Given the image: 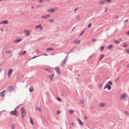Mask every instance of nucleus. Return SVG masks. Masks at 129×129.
I'll return each instance as SVG.
<instances>
[{"mask_svg": "<svg viewBox=\"0 0 129 129\" xmlns=\"http://www.w3.org/2000/svg\"><path fill=\"white\" fill-rule=\"evenodd\" d=\"M18 112V111H11L10 113V114L11 115H14L16 117H18V114H17V113Z\"/></svg>", "mask_w": 129, "mask_h": 129, "instance_id": "f257e3e1", "label": "nucleus"}, {"mask_svg": "<svg viewBox=\"0 0 129 129\" xmlns=\"http://www.w3.org/2000/svg\"><path fill=\"white\" fill-rule=\"evenodd\" d=\"M55 70L58 75H59L60 74L59 67V66H57L55 68Z\"/></svg>", "mask_w": 129, "mask_h": 129, "instance_id": "f03ea898", "label": "nucleus"}, {"mask_svg": "<svg viewBox=\"0 0 129 129\" xmlns=\"http://www.w3.org/2000/svg\"><path fill=\"white\" fill-rule=\"evenodd\" d=\"M13 69L12 68H10L8 70V75L9 77H10L11 75L13 72Z\"/></svg>", "mask_w": 129, "mask_h": 129, "instance_id": "7ed1b4c3", "label": "nucleus"}, {"mask_svg": "<svg viewBox=\"0 0 129 129\" xmlns=\"http://www.w3.org/2000/svg\"><path fill=\"white\" fill-rule=\"evenodd\" d=\"M8 89L9 92H11L14 89L13 85H11L8 87Z\"/></svg>", "mask_w": 129, "mask_h": 129, "instance_id": "20e7f679", "label": "nucleus"}, {"mask_svg": "<svg viewBox=\"0 0 129 129\" xmlns=\"http://www.w3.org/2000/svg\"><path fill=\"white\" fill-rule=\"evenodd\" d=\"M8 23V20H7L2 21L0 22V24H7Z\"/></svg>", "mask_w": 129, "mask_h": 129, "instance_id": "39448f33", "label": "nucleus"}, {"mask_svg": "<svg viewBox=\"0 0 129 129\" xmlns=\"http://www.w3.org/2000/svg\"><path fill=\"white\" fill-rule=\"evenodd\" d=\"M21 112L22 114H25V115L26 114V112L25 111V109L24 108L22 107L21 109Z\"/></svg>", "mask_w": 129, "mask_h": 129, "instance_id": "423d86ee", "label": "nucleus"}, {"mask_svg": "<svg viewBox=\"0 0 129 129\" xmlns=\"http://www.w3.org/2000/svg\"><path fill=\"white\" fill-rule=\"evenodd\" d=\"M77 119L79 124L83 126L84 124L83 122L81 121V120L79 118H78Z\"/></svg>", "mask_w": 129, "mask_h": 129, "instance_id": "0eeeda50", "label": "nucleus"}, {"mask_svg": "<svg viewBox=\"0 0 129 129\" xmlns=\"http://www.w3.org/2000/svg\"><path fill=\"white\" fill-rule=\"evenodd\" d=\"M105 2L106 1L105 0H102V1H99V3L101 5L104 4Z\"/></svg>", "mask_w": 129, "mask_h": 129, "instance_id": "6e6552de", "label": "nucleus"}, {"mask_svg": "<svg viewBox=\"0 0 129 129\" xmlns=\"http://www.w3.org/2000/svg\"><path fill=\"white\" fill-rule=\"evenodd\" d=\"M50 15L49 14L47 15L46 16H42V18H44L45 19L49 17L50 16Z\"/></svg>", "mask_w": 129, "mask_h": 129, "instance_id": "1a4fd4ad", "label": "nucleus"}, {"mask_svg": "<svg viewBox=\"0 0 129 129\" xmlns=\"http://www.w3.org/2000/svg\"><path fill=\"white\" fill-rule=\"evenodd\" d=\"M80 41H81L80 40H76L74 41V42L76 44H78L80 43Z\"/></svg>", "mask_w": 129, "mask_h": 129, "instance_id": "9d476101", "label": "nucleus"}, {"mask_svg": "<svg viewBox=\"0 0 129 129\" xmlns=\"http://www.w3.org/2000/svg\"><path fill=\"white\" fill-rule=\"evenodd\" d=\"M127 94L126 93H124L122 94V95L121 96V98L122 99H123L125 97H126Z\"/></svg>", "mask_w": 129, "mask_h": 129, "instance_id": "9b49d317", "label": "nucleus"}, {"mask_svg": "<svg viewBox=\"0 0 129 129\" xmlns=\"http://www.w3.org/2000/svg\"><path fill=\"white\" fill-rule=\"evenodd\" d=\"M106 84L107 85H112V82L111 81H109Z\"/></svg>", "mask_w": 129, "mask_h": 129, "instance_id": "f8f14e48", "label": "nucleus"}, {"mask_svg": "<svg viewBox=\"0 0 129 129\" xmlns=\"http://www.w3.org/2000/svg\"><path fill=\"white\" fill-rule=\"evenodd\" d=\"M54 75V74H51L49 76V77L51 81L52 80Z\"/></svg>", "mask_w": 129, "mask_h": 129, "instance_id": "ddd939ff", "label": "nucleus"}, {"mask_svg": "<svg viewBox=\"0 0 129 129\" xmlns=\"http://www.w3.org/2000/svg\"><path fill=\"white\" fill-rule=\"evenodd\" d=\"M26 51H23L22 52H20L19 53V54L20 55H23L24 54L26 53Z\"/></svg>", "mask_w": 129, "mask_h": 129, "instance_id": "4468645a", "label": "nucleus"}, {"mask_svg": "<svg viewBox=\"0 0 129 129\" xmlns=\"http://www.w3.org/2000/svg\"><path fill=\"white\" fill-rule=\"evenodd\" d=\"M54 49L52 48L48 47L46 48V50L47 51H49V50H53Z\"/></svg>", "mask_w": 129, "mask_h": 129, "instance_id": "2eb2a0df", "label": "nucleus"}, {"mask_svg": "<svg viewBox=\"0 0 129 129\" xmlns=\"http://www.w3.org/2000/svg\"><path fill=\"white\" fill-rule=\"evenodd\" d=\"M21 40V39L20 38L14 41V43H18Z\"/></svg>", "mask_w": 129, "mask_h": 129, "instance_id": "dca6fc26", "label": "nucleus"}, {"mask_svg": "<svg viewBox=\"0 0 129 129\" xmlns=\"http://www.w3.org/2000/svg\"><path fill=\"white\" fill-rule=\"evenodd\" d=\"M128 45L126 43H124L122 45V47H127Z\"/></svg>", "mask_w": 129, "mask_h": 129, "instance_id": "f3484780", "label": "nucleus"}, {"mask_svg": "<svg viewBox=\"0 0 129 129\" xmlns=\"http://www.w3.org/2000/svg\"><path fill=\"white\" fill-rule=\"evenodd\" d=\"M67 57V56L66 57V58L64 59L62 61H61V63L62 64H64L66 63V60Z\"/></svg>", "mask_w": 129, "mask_h": 129, "instance_id": "a211bd4d", "label": "nucleus"}, {"mask_svg": "<svg viewBox=\"0 0 129 129\" xmlns=\"http://www.w3.org/2000/svg\"><path fill=\"white\" fill-rule=\"evenodd\" d=\"M0 96H3L4 97L5 96L4 93L3 92H1L0 93Z\"/></svg>", "mask_w": 129, "mask_h": 129, "instance_id": "6ab92c4d", "label": "nucleus"}, {"mask_svg": "<svg viewBox=\"0 0 129 129\" xmlns=\"http://www.w3.org/2000/svg\"><path fill=\"white\" fill-rule=\"evenodd\" d=\"M36 109L39 112H40L41 111L40 109L38 107V106H36Z\"/></svg>", "mask_w": 129, "mask_h": 129, "instance_id": "aec40b11", "label": "nucleus"}, {"mask_svg": "<svg viewBox=\"0 0 129 129\" xmlns=\"http://www.w3.org/2000/svg\"><path fill=\"white\" fill-rule=\"evenodd\" d=\"M85 29L83 30V31H82V32L79 35V36H80L82 35L83 34V33L85 32Z\"/></svg>", "mask_w": 129, "mask_h": 129, "instance_id": "412c9836", "label": "nucleus"}, {"mask_svg": "<svg viewBox=\"0 0 129 129\" xmlns=\"http://www.w3.org/2000/svg\"><path fill=\"white\" fill-rule=\"evenodd\" d=\"M113 47V45L112 44L109 45L108 46V48L110 49H111Z\"/></svg>", "mask_w": 129, "mask_h": 129, "instance_id": "4be33fe9", "label": "nucleus"}, {"mask_svg": "<svg viewBox=\"0 0 129 129\" xmlns=\"http://www.w3.org/2000/svg\"><path fill=\"white\" fill-rule=\"evenodd\" d=\"M104 57V55L103 54L101 55L100 56L99 60H101Z\"/></svg>", "mask_w": 129, "mask_h": 129, "instance_id": "5701e85b", "label": "nucleus"}, {"mask_svg": "<svg viewBox=\"0 0 129 129\" xmlns=\"http://www.w3.org/2000/svg\"><path fill=\"white\" fill-rule=\"evenodd\" d=\"M30 123L32 124H34V122L33 120V119L31 118H30Z\"/></svg>", "mask_w": 129, "mask_h": 129, "instance_id": "b1692460", "label": "nucleus"}, {"mask_svg": "<svg viewBox=\"0 0 129 129\" xmlns=\"http://www.w3.org/2000/svg\"><path fill=\"white\" fill-rule=\"evenodd\" d=\"M107 88L109 90H110L111 88V87L110 85H107Z\"/></svg>", "mask_w": 129, "mask_h": 129, "instance_id": "393cba45", "label": "nucleus"}, {"mask_svg": "<svg viewBox=\"0 0 129 129\" xmlns=\"http://www.w3.org/2000/svg\"><path fill=\"white\" fill-rule=\"evenodd\" d=\"M25 33L26 35L27 36H28L30 34L29 31H26Z\"/></svg>", "mask_w": 129, "mask_h": 129, "instance_id": "a878e982", "label": "nucleus"}, {"mask_svg": "<svg viewBox=\"0 0 129 129\" xmlns=\"http://www.w3.org/2000/svg\"><path fill=\"white\" fill-rule=\"evenodd\" d=\"M114 42L116 44H118L120 42V41H118L117 40H115L114 41Z\"/></svg>", "mask_w": 129, "mask_h": 129, "instance_id": "bb28decb", "label": "nucleus"}, {"mask_svg": "<svg viewBox=\"0 0 129 129\" xmlns=\"http://www.w3.org/2000/svg\"><path fill=\"white\" fill-rule=\"evenodd\" d=\"M104 103H101L99 104V106L100 107H103L104 106Z\"/></svg>", "mask_w": 129, "mask_h": 129, "instance_id": "cd10ccee", "label": "nucleus"}, {"mask_svg": "<svg viewBox=\"0 0 129 129\" xmlns=\"http://www.w3.org/2000/svg\"><path fill=\"white\" fill-rule=\"evenodd\" d=\"M29 89V91L30 92H31L33 91V89L32 87L31 88L30 87Z\"/></svg>", "mask_w": 129, "mask_h": 129, "instance_id": "c85d7f7f", "label": "nucleus"}, {"mask_svg": "<svg viewBox=\"0 0 129 129\" xmlns=\"http://www.w3.org/2000/svg\"><path fill=\"white\" fill-rule=\"evenodd\" d=\"M56 99L59 102H61V99L59 97H57L56 98Z\"/></svg>", "mask_w": 129, "mask_h": 129, "instance_id": "c756f323", "label": "nucleus"}, {"mask_svg": "<svg viewBox=\"0 0 129 129\" xmlns=\"http://www.w3.org/2000/svg\"><path fill=\"white\" fill-rule=\"evenodd\" d=\"M76 18L78 20H79L80 19V16L79 15H78L76 16Z\"/></svg>", "mask_w": 129, "mask_h": 129, "instance_id": "7c9ffc66", "label": "nucleus"}, {"mask_svg": "<svg viewBox=\"0 0 129 129\" xmlns=\"http://www.w3.org/2000/svg\"><path fill=\"white\" fill-rule=\"evenodd\" d=\"M54 9H51L50 10V11L51 13H52L54 12Z\"/></svg>", "mask_w": 129, "mask_h": 129, "instance_id": "2f4dec72", "label": "nucleus"}, {"mask_svg": "<svg viewBox=\"0 0 129 129\" xmlns=\"http://www.w3.org/2000/svg\"><path fill=\"white\" fill-rule=\"evenodd\" d=\"M104 48V46H102L101 47L100 50H103Z\"/></svg>", "mask_w": 129, "mask_h": 129, "instance_id": "473e14b6", "label": "nucleus"}, {"mask_svg": "<svg viewBox=\"0 0 129 129\" xmlns=\"http://www.w3.org/2000/svg\"><path fill=\"white\" fill-rule=\"evenodd\" d=\"M91 26V23H89V24L88 25V27L89 28H90Z\"/></svg>", "mask_w": 129, "mask_h": 129, "instance_id": "72a5a7b5", "label": "nucleus"}, {"mask_svg": "<svg viewBox=\"0 0 129 129\" xmlns=\"http://www.w3.org/2000/svg\"><path fill=\"white\" fill-rule=\"evenodd\" d=\"M74 112V111L72 110H71L69 111V112L70 114H72Z\"/></svg>", "mask_w": 129, "mask_h": 129, "instance_id": "f704fd0d", "label": "nucleus"}, {"mask_svg": "<svg viewBox=\"0 0 129 129\" xmlns=\"http://www.w3.org/2000/svg\"><path fill=\"white\" fill-rule=\"evenodd\" d=\"M45 71H48V72H51V71L48 69H45Z\"/></svg>", "mask_w": 129, "mask_h": 129, "instance_id": "c9c22d12", "label": "nucleus"}, {"mask_svg": "<svg viewBox=\"0 0 129 129\" xmlns=\"http://www.w3.org/2000/svg\"><path fill=\"white\" fill-rule=\"evenodd\" d=\"M84 102V101L83 100H80V101L79 103L80 104H82Z\"/></svg>", "mask_w": 129, "mask_h": 129, "instance_id": "e433bc0d", "label": "nucleus"}, {"mask_svg": "<svg viewBox=\"0 0 129 129\" xmlns=\"http://www.w3.org/2000/svg\"><path fill=\"white\" fill-rule=\"evenodd\" d=\"M41 25L40 24H39L37 26H36V28L37 29L39 28L40 27H41Z\"/></svg>", "mask_w": 129, "mask_h": 129, "instance_id": "4c0bfd02", "label": "nucleus"}, {"mask_svg": "<svg viewBox=\"0 0 129 129\" xmlns=\"http://www.w3.org/2000/svg\"><path fill=\"white\" fill-rule=\"evenodd\" d=\"M15 126L13 124H12L11 125V128L12 129H14Z\"/></svg>", "mask_w": 129, "mask_h": 129, "instance_id": "58836bf2", "label": "nucleus"}, {"mask_svg": "<svg viewBox=\"0 0 129 129\" xmlns=\"http://www.w3.org/2000/svg\"><path fill=\"white\" fill-rule=\"evenodd\" d=\"M49 21H50L51 22H53L54 21L53 19H50L49 20Z\"/></svg>", "mask_w": 129, "mask_h": 129, "instance_id": "ea45409f", "label": "nucleus"}, {"mask_svg": "<svg viewBox=\"0 0 129 129\" xmlns=\"http://www.w3.org/2000/svg\"><path fill=\"white\" fill-rule=\"evenodd\" d=\"M103 83H101V84H100L99 85V88H101V87L102 86V85H103Z\"/></svg>", "mask_w": 129, "mask_h": 129, "instance_id": "a19ab883", "label": "nucleus"}, {"mask_svg": "<svg viewBox=\"0 0 129 129\" xmlns=\"http://www.w3.org/2000/svg\"><path fill=\"white\" fill-rule=\"evenodd\" d=\"M119 77H118L117 78H116V79H115V82H117V81H118V80H119Z\"/></svg>", "mask_w": 129, "mask_h": 129, "instance_id": "79ce46f5", "label": "nucleus"}, {"mask_svg": "<svg viewBox=\"0 0 129 129\" xmlns=\"http://www.w3.org/2000/svg\"><path fill=\"white\" fill-rule=\"evenodd\" d=\"M74 48H73V49H72L70 50L69 51V52L68 53H71V52L72 51H73L74 50Z\"/></svg>", "mask_w": 129, "mask_h": 129, "instance_id": "37998d69", "label": "nucleus"}, {"mask_svg": "<svg viewBox=\"0 0 129 129\" xmlns=\"http://www.w3.org/2000/svg\"><path fill=\"white\" fill-rule=\"evenodd\" d=\"M106 2H107L108 3H110L111 2L110 0H105Z\"/></svg>", "mask_w": 129, "mask_h": 129, "instance_id": "c03bdc74", "label": "nucleus"}, {"mask_svg": "<svg viewBox=\"0 0 129 129\" xmlns=\"http://www.w3.org/2000/svg\"><path fill=\"white\" fill-rule=\"evenodd\" d=\"M126 34L128 35H129V31H127L126 33Z\"/></svg>", "mask_w": 129, "mask_h": 129, "instance_id": "a18cd8bd", "label": "nucleus"}, {"mask_svg": "<svg viewBox=\"0 0 129 129\" xmlns=\"http://www.w3.org/2000/svg\"><path fill=\"white\" fill-rule=\"evenodd\" d=\"M96 40V39H92V41L93 42H94Z\"/></svg>", "mask_w": 129, "mask_h": 129, "instance_id": "49530a36", "label": "nucleus"}, {"mask_svg": "<svg viewBox=\"0 0 129 129\" xmlns=\"http://www.w3.org/2000/svg\"><path fill=\"white\" fill-rule=\"evenodd\" d=\"M125 114L127 115H128L129 114V113L127 111H125Z\"/></svg>", "mask_w": 129, "mask_h": 129, "instance_id": "de8ad7c7", "label": "nucleus"}, {"mask_svg": "<svg viewBox=\"0 0 129 129\" xmlns=\"http://www.w3.org/2000/svg\"><path fill=\"white\" fill-rule=\"evenodd\" d=\"M38 56H34V57H33L32 58H31V59H34V58H35L36 57H38Z\"/></svg>", "mask_w": 129, "mask_h": 129, "instance_id": "09e8293b", "label": "nucleus"}, {"mask_svg": "<svg viewBox=\"0 0 129 129\" xmlns=\"http://www.w3.org/2000/svg\"><path fill=\"white\" fill-rule=\"evenodd\" d=\"M19 106H17L15 109L14 110L15 111H16V109L17 108L19 107Z\"/></svg>", "mask_w": 129, "mask_h": 129, "instance_id": "8fccbe9b", "label": "nucleus"}, {"mask_svg": "<svg viewBox=\"0 0 129 129\" xmlns=\"http://www.w3.org/2000/svg\"><path fill=\"white\" fill-rule=\"evenodd\" d=\"M119 40H120L123 41L124 40V39H122L121 38H119L118 39Z\"/></svg>", "mask_w": 129, "mask_h": 129, "instance_id": "3c124183", "label": "nucleus"}, {"mask_svg": "<svg viewBox=\"0 0 129 129\" xmlns=\"http://www.w3.org/2000/svg\"><path fill=\"white\" fill-rule=\"evenodd\" d=\"M39 29L40 30H43V28L41 26V27H39Z\"/></svg>", "mask_w": 129, "mask_h": 129, "instance_id": "603ef678", "label": "nucleus"}, {"mask_svg": "<svg viewBox=\"0 0 129 129\" xmlns=\"http://www.w3.org/2000/svg\"><path fill=\"white\" fill-rule=\"evenodd\" d=\"M107 85L106 84L105 86L104 87V89H105L106 88H107Z\"/></svg>", "mask_w": 129, "mask_h": 129, "instance_id": "864d4df0", "label": "nucleus"}, {"mask_svg": "<svg viewBox=\"0 0 129 129\" xmlns=\"http://www.w3.org/2000/svg\"><path fill=\"white\" fill-rule=\"evenodd\" d=\"M43 55H44V56H48V55L47 54H46V53H44L43 54Z\"/></svg>", "mask_w": 129, "mask_h": 129, "instance_id": "5fc2aeb1", "label": "nucleus"}, {"mask_svg": "<svg viewBox=\"0 0 129 129\" xmlns=\"http://www.w3.org/2000/svg\"><path fill=\"white\" fill-rule=\"evenodd\" d=\"M126 50L127 52L128 53H129V49H126Z\"/></svg>", "mask_w": 129, "mask_h": 129, "instance_id": "6e6d98bb", "label": "nucleus"}, {"mask_svg": "<svg viewBox=\"0 0 129 129\" xmlns=\"http://www.w3.org/2000/svg\"><path fill=\"white\" fill-rule=\"evenodd\" d=\"M60 113V112L59 111H58L57 112V114H59Z\"/></svg>", "mask_w": 129, "mask_h": 129, "instance_id": "4d7b16f0", "label": "nucleus"}, {"mask_svg": "<svg viewBox=\"0 0 129 129\" xmlns=\"http://www.w3.org/2000/svg\"><path fill=\"white\" fill-rule=\"evenodd\" d=\"M43 1V0H39V2L40 3L42 2Z\"/></svg>", "mask_w": 129, "mask_h": 129, "instance_id": "13d9d810", "label": "nucleus"}, {"mask_svg": "<svg viewBox=\"0 0 129 129\" xmlns=\"http://www.w3.org/2000/svg\"><path fill=\"white\" fill-rule=\"evenodd\" d=\"M78 7H77V8H75L74 9V11H76L78 9Z\"/></svg>", "mask_w": 129, "mask_h": 129, "instance_id": "bf43d9fd", "label": "nucleus"}, {"mask_svg": "<svg viewBox=\"0 0 129 129\" xmlns=\"http://www.w3.org/2000/svg\"><path fill=\"white\" fill-rule=\"evenodd\" d=\"M126 67L127 68L129 67V63L126 66Z\"/></svg>", "mask_w": 129, "mask_h": 129, "instance_id": "052dcab7", "label": "nucleus"}, {"mask_svg": "<svg viewBox=\"0 0 129 129\" xmlns=\"http://www.w3.org/2000/svg\"><path fill=\"white\" fill-rule=\"evenodd\" d=\"M21 115H22V118H24V116H23V114H21Z\"/></svg>", "mask_w": 129, "mask_h": 129, "instance_id": "680f3d73", "label": "nucleus"}, {"mask_svg": "<svg viewBox=\"0 0 129 129\" xmlns=\"http://www.w3.org/2000/svg\"><path fill=\"white\" fill-rule=\"evenodd\" d=\"M6 111V110H4L2 111H1L0 112H1L2 113L3 112H4V111Z\"/></svg>", "mask_w": 129, "mask_h": 129, "instance_id": "e2e57ef3", "label": "nucleus"}, {"mask_svg": "<svg viewBox=\"0 0 129 129\" xmlns=\"http://www.w3.org/2000/svg\"><path fill=\"white\" fill-rule=\"evenodd\" d=\"M128 21V19H126L125 21V22H126Z\"/></svg>", "mask_w": 129, "mask_h": 129, "instance_id": "0e129e2a", "label": "nucleus"}, {"mask_svg": "<svg viewBox=\"0 0 129 129\" xmlns=\"http://www.w3.org/2000/svg\"><path fill=\"white\" fill-rule=\"evenodd\" d=\"M7 52L9 54L11 53V51H8Z\"/></svg>", "mask_w": 129, "mask_h": 129, "instance_id": "69168bd1", "label": "nucleus"}, {"mask_svg": "<svg viewBox=\"0 0 129 129\" xmlns=\"http://www.w3.org/2000/svg\"><path fill=\"white\" fill-rule=\"evenodd\" d=\"M84 118L85 119H87V118L86 117H85Z\"/></svg>", "mask_w": 129, "mask_h": 129, "instance_id": "338daca9", "label": "nucleus"}, {"mask_svg": "<svg viewBox=\"0 0 129 129\" xmlns=\"http://www.w3.org/2000/svg\"><path fill=\"white\" fill-rule=\"evenodd\" d=\"M107 9H105V12H107Z\"/></svg>", "mask_w": 129, "mask_h": 129, "instance_id": "774afa93", "label": "nucleus"}]
</instances>
